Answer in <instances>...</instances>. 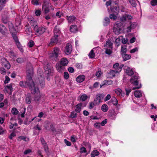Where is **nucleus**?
I'll list each match as a JSON object with an SVG mask.
<instances>
[{"label": "nucleus", "mask_w": 157, "mask_h": 157, "mask_svg": "<svg viewBox=\"0 0 157 157\" xmlns=\"http://www.w3.org/2000/svg\"><path fill=\"white\" fill-rule=\"evenodd\" d=\"M36 83H35L32 79V77L29 75H28L27 76V80L26 82H24L21 81L19 82V84L20 86L23 87H26L27 86H29L30 89V86L32 85V86L34 85L36 86L37 84V82H36Z\"/></svg>", "instance_id": "obj_1"}, {"label": "nucleus", "mask_w": 157, "mask_h": 157, "mask_svg": "<svg viewBox=\"0 0 157 157\" xmlns=\"http://www.w3.org/2000/svg\"><path fill=\"white\" fill-rule=\"evenodd\" d=\"M30 86V90H31V92L32 94H35L36 93L37 94V96H36L34 98V101L36 102H37L39 101L40 100V95L39 92V90L38 88L37 87V85H36V86L33 85Z\"/></svg>", "instance_id": "obj_2"}, {"label": "nucleus", "mask_w": 157, "mask_h": 157, "mask_svg": "<svg viewBox=\"0 0 157 157\" xmlns=\"http://www.w3.org/2000/svg\"><path fill=\"white\" fill-rule=\"evenodd\" d=\"M105 49V53L108 55L111 54L112 52L113 43L110 40L106 41L104 46Z\"/></svg>", "instance_id": "obj_3"}, {"label": "nucleus", "mask_w": 157, "mask_h": 157, "mask_svg": "<svg viewBox=\"0 0 157 157\" xmlns=\"http://www.w3.org/2000/svg\"><path fill=\"white\" fill-rule=\"evenodd\" d=\"M139 79V77L136 75H134L130 79V82L132 83L134 85L136 86V87H133V90H134L136 89H139L141 87V85L138 86V80Z\"/></svg>", "instance_id": "obj_4"}, {"label": "nucleus", "mask_w": 157, "mask_h": 157, "mask_svg": "<svg viewBox=\"0 0 157 157\" xmlns=\"http://www.w3.org/2000/svg\"><path fill=\"white\" fill-rule=\"evenodd\" d=\"M121 24L120 22H117L114 25L113 31L117 35H119L121 32Z\"/></svg>", "instance_id": "obj_5"}, {"label": "nucleus", "mask_w": 157, "mask_h": 157, "mask_svg": "<svg viewBox=\"0 0 157 157\" xmlns=\"http://www.w3.org/2000/svg\"><path fill=\"white\" fill-rule=\"evenodd\" d=\"M61 53V51L60 48L57 47H55L54 48L53 51L51 54L50 56L56 60L57 59Z\"/></svg>", "instance_id": "obj_6"}, {"label": "nucleus", "mask_w": 157, "mask_h": 157, "mask_svg": "<svg viewBox=\"0 0 157 157\" xmlns=\"http://www.w3.org/2000/svg\"><path fill=\"white\" fill-rule=\"evenodd\" d=\"M47 29V28L45 27L40 26L39 27H36L34 28V30L36 33V34L38 36H40L44 33Z\"/></svg>", "instance_id": "obj_7"}, {"label": "nucleus", "mask_w": 157, "mask_h": 157, "mask_svg": "<svg viewBox=\"0 0 157 157\" xmlns=\"http://www.w3.org/2000/svg\"><path fill=\"white\" fill-rule=\"evenodd\" d=\"M104 96V95L101 94H97L96 98L94 99V101L96 104L97 105H99L101 102V100L103 99Z\"/></svg>", "instance_id": "obj_8"}, {"label": "nucleus", "mask_w": 157, "mask_h": 157, "mask_svg": "<svg viewBox=\"0 0 157 157\" xmlns=\"http://www.w3.org/2000/svg\"><path fill=\"white\" fill-rule=\"evenodd\" d=\"M0 33L4 35H6L8 33V30L6 27L2 24H0Z\"/></svg>", "instance_id": "obj_9"}, {"label": "nucleus", "mask_w": 157, "mask_h": 157, "mask_svg": "<svg viewBox=\"0 0 157 157\" xmlns=\"http://www.w3.org/2000/svg\"><path fill=\"white\" fill-rule=\"evenodd\" d=\"M58 34H54V36L52 37L51 40V41L49 44V46H52L53 43H57L58 41Z\"/></svg>", "instance_id": "obj_10"}, {"label": "nucleus", "mask_w": 157, "mask_h": 157, "mask_svg": "<svg viewBox=\"0 0 157 157\" xmlns=\"http://www.w3.org/2000/svg\"><path fill=\"white\" fill-rule=\"evenodd\" d=\"M132 18V17L131 15L125 14L120 18V20L122 22H125L128 20H130Z\"/></svg>", "instance_id": "obj_11"}, {"label": "nucleus", "mask_w": 157, "mask_h": 157, "mask_svg": "<svg viewBox=\"0 0 157 157\" xmlns=\"http://www.w3.org/2000/svg\"><path fill=\"white\" fill-rule=\"evenodd\" d=\"M72 51L71 46L70 44H67L66 46L65 50V53L67 55H68L71 54Z\"/></svg>", "instance_id": "obj_12"}, {"label": "nucleus", "mask_w": 157, "mask_h": 157, "mask_svg": "<svg viewBox=\"0 0 157 157\" xmlns=\"http://www.w3.org/2000/svg\"><path fill=\"white\" fill-rule=\"evenodd\" d=\"M121 71V68H119L118 71L111 70L109 73V77L110 78H113L115 76V74L117 73H119Z\"/></svg>", "instance_id": "obj_13"}, {"label": "nucleus", "mask_w": 157, "mask_h": 157, "mask_svg": "<svg viewBox=\"0 0 157 157\" xmlns=\"http://www.w3.org/2000/svg\"><path fill=\"white\" fill-rule=\"evenodd\" d=\"M44 70L46 74L48 76L50 75L52 72V70L49 65L47 64L44 67Z\"/></svg>", "instance_id": "obj_14"}, {"label": "nucleus", "mask_w": 157, "mask_h": 157, "mask_svg": "<svg viewBox=\"0 0 157 157\" xmlns=\"http://www.w3.org/2000/svg\"><path fill=\"white\" fill-rule=\"evenodd\" d=\"M60 63H58L56 65V68L59 72L61 73L64 69V67Z\"/></svg>", "instance_id": "obj_15"}, {"label": "nucleus", "mask_w": 157, "mask_h": 157, "mask_svg": "<svg viewBox=\"0 0 157 157\" xmlns=\"http://www.w3.org/2000/svg\"><path fill=\"white\" fill-rule=\"evenodd\" d=\"M126 72L129 76H131L134 74V72L132 69L129 67H127L125 69Z\"/></svg>", "instance_id": "obj_16"}, {"label": "nucleus", "mask_w": 157, "mask_h": 157, "mask_svg": "<svg viewBox=\"0 0 157 157\" xmlns=\"http://www.w3.org/2000/svg\"><path fill=\"white\" fill-rule=\"evenodd\" d=\"M40 141L42 144L43 145L44 150L47 151L48 150V146L46 143L43 138H40Z\"/></svg>", "instance_id": "obj_17"}, {"label": "nucleus", "mask_w": 157, "mask_h": 157, "mask_svg": "<svg viewBox=\"0 0 157 157\" xmlns=\"http://www.w3.org/2000/svg\"><path fill=\"white\" fill-rule=\"evenodd\" d=\"M113 81L111 80H105L103 82V83L100 85V88H101L105 85H110L113 83Z\"/></svg>", "instance_id": "obj_18"}, {"label": "nucleus", "mask_w": 157, "mask_h": 157, "mask_svg": "<svg viewBox=\"0 0 157 157\" xmlns=\"http://www.w3.org/2000/svg\"><path fill=\"white\" fill-rule=\"evenodd\" d=\"M85 77L83 75H81L78 76L76 78L77 81L78 82H81L84 80Z\"/></svg>", "instance_id": "obj_19"}, {"label": "nucleus", "mask_w": 157, "mask_h": 157, "mask_svg": "<svg viewBox=\"0 0 157 157\" xmlns=\"http://www.w3.org/2000/svg\"><path fill=\"white\" fill-rule=\"evenodd\" d=\"M111 11L116 14H117L119 11V8L116 6L114 7H111Z\"/></svg>", "instance_id": "obj_20"}, {"label": "nucleus", "mask_w": 157, "mask_h": 157, "mask_svg": "<svg viewBox=\"0 0 157 157\" xmlns=\"http://www.w3.org/2000/svg\"><path fill=\"white\" fill-rule=\"evenodd\" d=\"M122 56L124 61H125L131 58V55H130L127 54L126 53L122 54Z\"/></svg>", "instance_id": "obj_21"}, {"label": "nucleus", "mask_w": 157, "mask_h": 157, "mask_svg": "<svg viewBox=\"0 0 157 157\" xmlns=\"http://www.w3.org/2000/svg\"><path fill=\"white\" fill-rule=\"evenodd\" d=\"M68 63V60L66 58H63L61 59L60 64L63 66H66Z\"/></svg>", "instance_id": "obj_22"}, {"label": "nucleus", "mask_w": 157, "mask_h": 157, "mask_svg": "<svg viewBox=\"0 0 157 157\" xmlns=\"http://www.w3.org/2000/svg\"><path fill=\"white\" fill-rule=\"evenodd\" d=\"M116 94L119 96H123L124 94L122 93L121 89L118 88L115 89L114 90Z\"/></svg>", "instance_id": "obj_23"}, {"label": "nucleus", "mask_w": 157, "mask_h": 157, "mask_svg": "<svg viewBox=\"0 0 157 157\" xmlns=\"http://www.w3.org/2000/svg\"><path fill=\"white\" fill-rule=\"evenodd\" d=\"M134 95L136 97L140 98L142 96V92L140 90H136L135 92Z\"/></svg>", "instance_id": "obj_24"}, {"label": "nucleus", "mask_w": 157, "mask_h": 157, "mask_svg": "<svg viewBox=\"0 0 157 157\" xmlns=\"http://www.w3.org/2000/svg\"><path fill=\"white\" fill-rule=\"evenodd\" d=\"M123 65H121V66H119V64L118 63H117L113 65V67L115 69V70L116 71H118L119 68H121V71L122 70V67H123Z\"/></svg>", "instance_id": "obj_25"}, {"label": "nucleus", "mask_w": 157, "mask_h": 157, "mask_svg": "<svg viewBox=\"0 0 157 157\" xmlns=\"http://www.w3.org/2000/svg\"><path fill=\"white\" fill-rule=\"evenodd\" d=\"M29 23L31 25L33 26L34 30V28L38 26L37 25V23L36 22V21L33 19L29 21Z\"/></svg>", "instance_id": "obj_26"}, {"label": "nucleus", "mask_w": 157, "mask_h": 157, "mask_svg": "<svg viewBox=\"0 0 157 157\" xmlns=\"http://www.w3.org/2000/svg\"><path fill=\"white\" fill-rule=\"evenodd\" d=\"M67 19L69 23L72 22L76 19V17L74 16H67Z\"/></svg>", "instance_id": "obj_27"}, {"label": "nucleus", "mask_w": 157, "mask_h": 157, "mask_svg": "<svg viewBox=\"0 0 157 157\" xmlns=\"http://www.w3.org/2000/svg\"><path fill=\"white\" fill-rule=\"evenodd\" d=\"M5 60L6 61V63H3L2 65L7 69H9L10 68V64L6 59H5Z\"/></svg>", "instance_id": "obj_28"}, {"label": "nucleus", "mask_w": 157, "mask_h": 157, "mask_svg": "<svg viewBox=\"0 0 157 157\" xmlns=\"http://www.w3.org/2000/svg\"><path fill=\"white\" fill-rule=\"evenodd\" d=\"M82 105V103H79L76 106V109L75 110L77 113H79L81 111V108Z\"/></svg>", "instance_id": "obj_29"}, {"label": "nucleus", "mask_w": 157, "mask_h": 157, "mask_svg": "<svg viewBox=\"0 0 157 157\" xmlns=\"http://www.w3.org/2000/svg\"><path fill=\"white\" fill-rule=\"evenodd\" d=\"M70 30L72 32H75L77 31V27L75 25H73L71 26Z\"/></svg>", "instance_id": "obj_30"}, {"label": "nucleus", "mask_w": 157, "mask_h": 157, "mask_svg": "<svg viewBox=\"0 0 157 157\" xmlns=\"http://www.w3.org/2000/svg\"><path fill=\"white\" fill-rule=\"evenodd\" d=\"M127 49L126 46L125 45L122 46H121V54H125L126 53Z\"/></svg>", "instance_id": "obj_31"}, {"label": "nucleus", "mask_w": 157, "mask_h": 157, "mask_svg": "<svg viewBox=\"0 0 157 157\" xmlns=\"http://www.w3.org/2000/svg\"><path fill=\"white\" fill-rule=\"evenodd\" d=\"M99 152L97 150H95L92 151L91 154V157H94L99 155Z\"/></svg>", "instance_id": "obj_32"}, {"label": "nucleus", "mask_w": 157, "mask_h": 157, "mask_svg": "<svg viewBox=\"0 0 157 157\" xmlns=\"http://www.w3.org/2000/svg\"><path fill=\"white\" fill-rule=\"evenodd\" d=\"M101 110L104 112H107L109 109L108 106L106 104L103 105L101 107Z\"/></svg>", "instance_id": "obj_33"}, {"label": "nucleus", "mask_w": 157, "mask_h": 157, "mask_svg": "<svg viewBox=\"0 0 157 157\" xmlns=\"http://www.w3.org/2000/svg\"><path fill=\"white\" fill-rule=\"evenodd\" d=\"M2 21L3 23L6 24L8 21V18L7 15H4L2 16Z\"/></svg>", "instance_id": "obj_34"}, {"label": "nucleus", "mask_w": 157, "mask_h": 157, "mask_svg": "<svg viewBox=\"0 0 157 157\" xmlns=\"http://www.w3.org/2000/svg\"><path fill=\"white\" fill-rule=\"evenodd\" d=\"M49 6H42V10L45 13H48L49 12Z\"/></svg>", "instance_id": "obj_35"}, {"label": "nucleus", "mask_w": 157, "mask_h": 157, "mask_svg": "<svg viewBox=\"0 0 157 157\" xmlns=\"http://www.w3.org/2000/svg\"><path fill=\"white\" fill-rule=\"evenodd\" d=\"M16 44L17 45V48L19 49L21 51V52H23L24 51V50L23 49L22 46L20 43L19 42L17 43Z\"/></svg>", "instance_id": "obj_36"}, {"label": "nucleus", "mask_w": 157, "mask_h": 157, "mask_svg": "<svg viewBox=\"0 0 157 157\" xmlns=\"http://www.w3.org/2000/svg\"><path fill=\"white\" fill-rule=\"evenodd\" d=\"M44 3L42 5V6H50V0H44Z\"/></svg>", "instance_id": "obj_37"}, {"label": "nucleus", "mask_w": 157, "mask_h": 157, "mask_svg": "<svg viewBox=\"0 0 157 157\" xmlns=\"http://www.w3.org/2000/svg\"><path fill=\"white\" fill-rule=\"evenodd\" d=\"M88 97L86 94H82L80 96V99L82 101H84L87 100Z\"/></svg>", "instance_id": "obj_38"}, {"label": "nucleus", "mask_w": 157, "mask_h": 157, "mask_svg": "<svg viewBox=\"0 0 157 157\" xmlns=\"http://www.w3.org/2000/svg\"><path fill=\"white\" fill-rule=\"evenodd\" d=\"M111 101L113 105H117L118 101L115 97H113L111 99Z\"/></svg>", "instance_id": "obj_39"}, {"label": "nucleus", "mask_w": 157, "mask_h": 157, "mask_svg": "<svg viewBox=\"0 0 157 157\" xmlns=\"http://www.w3.org/2000/svg\"><path fill=\"white\" fill-rule=\"evenodd\" d=\"M12 35L13 37V38L15 42V44L17 43V42H19V41L18 40L17 36L16 34L13 33H12Z\"/></svg>", "instance_id": "obj_40"}, {"label": "nucleus", "mask_w": 157, "mask_h": 157, "mask_svg": "<svg viewBox=\"0 0 157 157\" xmlns=\"http://www.w3.org/2000/svg\"><path fill=\"white\" fill-rule=\"evenodd\" d=\"M12 35L13 37V38L15 42V44L17 43V42H19V41L18 40L17 36L16 34L13 33H12Z\"/></svg>", "instance_id": "obj_41"}, {"label": "nucleus", "mask_w": 157, "mask_h": 157, "mask_svg": "<svg viewBox=\"0 0 157 157\" xmlns=\"http://www.w3.org/2000/svg\"><path fill=\"white\" fill-rule=\"evenodd\" d=\"M54 34H58V36H59V34L60 33V30L59 29L57 28L56 26L54 30Z\"/></svg>", "instance_id": "obj_42"}, {"label": "nucleus", "mask_w": 157, "mask_h": 157, "mask_svg": "<svg viewBox=\"0 0 157 157\" xmlns=\"http://www.w3.org/2000/svg\"><path fill=\"white\" fill-rule=\"evenodd\" d=\"M11 113L13 115H17L19 111L15 108H13L11 110Z\"/></svg>", "instance_id": "obj_43"}, {"label": "nucleus", "mask_w": 157, "mask_h": 157, "mask_svg": "<svg viewBox=\"0 0 157 157\" xmlns=\"http://www.w3.org/2000/svg\"><path fill=\"white\" fill-rule=\"evenodd\" d=\"M40 79L41 80V82H40V86L42 87L44 86V78L42 77L41 75H40Z\"/></svg>", "instance_id": "obj_44"}, {"label": "nucleus", "mask_w": 157, "mask_h": 157, "mask_svg": "<svg viewBox=\"0 0 157 157\" xmlns=\"http://www.w3.org/2000/svg\"><path fill=\"white\" fill-rule=\"evenodd\" d=\"M109 23V19L108 17H106L104 19V26H107Z\"/></svg>", "instance_id": "obj_45"}, {"label": "nucleus", "mask_w": 157, "mask_h": 157, "mask_svg": "<svg viewBox=\"0 0 157 157\" xmlns=\"http://www.w3.org/2000/svg\"><path fill=\"white\" fill-rule=\"evenodd\" d=\"M22 140H23L25 141H27L29 140V139L27 138L25 136H20L18 137V140L21 141Z\"/></svg>", "instance_id": "obj_46"}, {"label": "nucleus", "mask_w": 157, "mask_h": 157, "mask_svg": "<svg viewBox=\"0 0 157 157\" xmlns=\"http://www.w3.org/2000/svg\"><path fill=\"white\" fill-rule=\"evenodd\" d=\"M89 56L90 58H93L94 57L95 55L94 52L93 50H92L89 54Z\"/></svg>", "instance_id": "obj_47"}, {"label": "nucleus", "mask_w": 157, "mask_h": 157, "mask_svg": "<svg viewBox=\"0 0 157 157\" xmlns=\"http://www.w3.org/2000/svg\"><path fill=\"white\" fill-rule=\"evenodd\" d=\"M121 40L120 37H119L116 39L115 42L116 43L115 46H116L118 47L119 46Z\"/></svg>", "instance_id": "obj_48"}, {"label": "nucleus", "mask_w": 157, "mask_h": 157, "mask_svg": "<svg viewBox=\"0 0 157 157\" xmlns=\"http://www.w3.org/2000/svg\"><path fill=\"white\" fill-rule=\"evenodd\" d=\"M134 25L131 24L129 26L127 27L126 31L127 33H128L131 31V29L133 28L134 27Z\"/></svg>", "instance_id": "obj_49"}, {"label": "nucleus", "mask_w": 157, "mask_h": 157, "mask_svg": "<svg viewBox=\"0 0 157 157\" xmlns=\"http://www.w3.org/2000/svg\"><path fill=\"white\" fill-rule=\"evenodd\" d=\"M12 84H10L9 86H7L6 87V90L7 91H10L11 92H12Z\"/></svg>", "instance_id": "obj_50"}, {"label": "nucleus", "mask_w": 157, "mask_h": 157, "mask_svg": "<svg viewBox=\"0 0 157 157\" xmlns=\"http://www.w3.org/2000/svg\"><path fill=\"white\" fill-rule=\"evenodd\" d=\"M129 2L132 6L133 7H135L136 6V4L134 0H129Z\"/></svg>", "instance_id": "obj_51"}, {"label": "nucleus", "mask_w": 157, "mask_h": 157, "mask_svg": "<svg viewBox=\"0 0 157 157\" xmlns=\"http://www.w3.org/2000/svg\"><path fill=\"white\" fill-rule=\"evenodd\" d=\"M138 50V48L137 47H136L133 49H132L130 50V53H134L136 52H137Z\"/></svg>", "instance_id": "obj_52"}, {"label": "nucleus", "mask_w": 157, "mask_h": 157, "mask_svg": "<svg viewBox=\"0 0 157 157\" xmlns=\"http://www.w3.org/2000/svg\"><path fill=\"white\" fill-rule=\"evenodd\" d=\"M96 105H97L96 104L94 101L93 102H90L89 104V109H91L93 108L94 106Z\"/></svg>", "instance_id": "obj_53"}, {"label": "nucleus", "mask_w": 157, "mask_h": 157, "mask_svg": "<svg viewBox=\"0 0 157 157\" xmlns=\"http://www.w3.org/2000/svg\"><path fill=\"white\" fill-rule=\"evenodd\" d=\"M17 62L19 63H22L24 62V59L22 58H18L16 60Z\"/></svg>", "instance_id": "obj_54"}, {"label": "nucleus", "mask_w": 157, "mask_h": 157, "mask_svg": "<svg viewBox=\"0 0 157 157\" xmlns=\"http://www.w3.org/2000/svg\"><path fill=\"white\" fill-rule=\"evenodd\" d=\"M26 108H24L21 111V117H24L25 116L24 114L25 112Z\"/></svg>", "instance_id": "obj_55"}, {"label": "nucleus", "mask_w": 157, "mask_h": 157, "mask_svg": "<svg viewBox=\"0 0 157 157\" xmlns=\"http://www.w3.org/2000/svg\"><path fill=\"white\" fill-rule=\"evenodd\" d=\"M41 126L39 124H37L34 127V128L35 130H37L38 131H40L41 130Z\"/></svg>", "instance_id": "obj_56"}, {"label": "nucleus", "mask_w": 157, "mask_h": 157, "mask_svg": "<svg viewBox=\"0 0 157 157\" xmlns=\"http://www.w3.org/2000/svg\"><path fill=\"white\" fill-rule=\"evenodd\" d=\"M113 13V14H111L110 15L109 17L110 19L115 20L117 18V17L116 16V14L114 13Z\"/></svg>", "instance_id": "obj_57"}, {"label": "nucleus", "mask_w": 157, "mask_h": 157, "mask_svg": "<svg viewBox=\"0 0 157 157\" xmlns=\"http://www.w3.org/2000/svg\"><path fill=\"white\" fill-rule=\"evenodd\" d=\"M34 43L33 41H30L28 44V46L29 47L31 48L34 45Z\"/></svg>", "instance_id": "obj_58"}, {"label": "nucleus", "mask_w": 157, "mask_h": 157, "mask_svg": "<svg viewBox=\"0 0 157 157\" xmlns=\"http://www.w3.org/2000/svg\"><path fill=\"white\" fill-rule=\"evenodd\" d=\"M151 4L152 6H155L157 5V0H152L151 2Z\"/></svg>", "instance_id": "obj_59"}, {"label": "nucleus", "mask_w": 157, "mask_h": 157, "mask_svg": "<svg viewBox=\"0 0 157 157\" xmlns=\"http://www.w3.org/2000/svg\"><path fill=\"white\" fill-rule=\"evenodd\" d=\"M77 116V114L74 112H72L71 113L70 116L72 118H74L76 117Z\"/></svg>", "instance_id": "obj_60"}, {"label": "nucleus", "mask_w": 157, "mask_h": 157, "mask_svg": "<svg viewBox=\"0 0 157 157\" xmlns=\"http://www.w3.org/2000/svg\"><path fill=\"white\" fill-rule=\"evenodd\" d=\"M10 81V78L7 76H5V79L4 83L5 84L8 83Z\"/></svg>", "instance_id": "obj_61"}, {"label": "nucleus", "mask_w": 157, "mask_h": 157, "mask_svg": "<svg viewBox=\"0 0 157 157\" xmlns=\"http://www.w3.org/2000/svg\"><path fill=\"white\" fill-rule=\"evenodd\" d=\"M32 3L34 5H37L39 4L38 0H32Z\"/></svg>", "instance_id": "obj_62"}, {"label": "nucleus", "mask_w": 157, "mask_h": 157, "mask_svg": "<svg viewBox=\"0 0 157 157\" xmlns=\"http://www.w3.org/2000/svg\"><path fill=\"white\" fill-rule=\"evenodd\" d=\"M100 124H101L100 123L97 122L95 123L94 126L95 128L99 129L101 126Z\"/></svg>", "instance_id": "obj_63"}, {"label": "nucleus", "mask_w": 157, "mask_h": 157, "mask_svg": "<svg viewBox=\"0 0 157 157\" xmlns=\"http://www.w3.org/2000/svg\"><path fill=\"white\" fill-rule=\"evenodd\" d=\"M80 152L81 153H86V148L84 147H82L80 149Z\"/></svg>", "instance_id": "obj_64"}]
</instances>
